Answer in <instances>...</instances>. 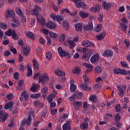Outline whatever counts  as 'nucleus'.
Masks as SVG:
<instances>
[{
  "instance_id": "nucleus-12",
  "label": "nucleus",
  "mask_w": 130,
  "mask_h": 130,
  "mask_svg": "<svg viewBox=\"0 0 130 130\" xmlns=\"http://www.w3.org/2000/svg\"><path fill=\"white\" fill-rule=\"evenodd\" d=\"M73 106L75 110L81 109L82 107V102L81 101H75L73 103Z\"/></svg>"
},
{
  "instance_id": "nucleus-39",
  "label": "nucleus",
  "mask_w": 130,
  "mask_h": 130,
  "mask_svg": "<svg viewBox=\"0 0 130 130\" xmlns=\"http://www.w3.org/2000/svg\"><path fill=\"white\" fill-rule=\"evenodd\" d=\"M15 12L19 16H23V12H22V10L21 8L18 7L15 9Z\"/></svg>"
},
{
  "instance_id": "nucleus-49",
  "label": "nucleus",
  "mask_w": 130,
  "mask_h": 130,
  "mask_svg": "<svg viewBox=\"0 0 130 130\" xmlns=\"http://www.w3.org/2000/svg\"><path fill=\"white\" fill-rule=\"evenodd\" d=\"M59 41L60 42H63L64 40H66V36L64 35V34H62L61 37L59 38Z\"/></svg>"
},
{
  "instance_id": "nucleus-9",
  "label": "nucleus",
  "mask_w": 130,
  "mask_h": 130,
  "mask_svg": "<svg viewBox=\"0 0 130 130\" xmlns=\"http://www.w3.org/2000/svg\"><path fill=\"white\" fill-rule=\"evenodd\" d=\"M5 16L6 18H13L14 17V16H15V11L12 9H8L5 13Z\"/></svg>"
},
{
  "instance_id": "nucleus-56",
  "label": "nucleus",
  "mask_w": 130,
  "mask_h": 130,
  "mask_svg": "<svg viewBox=\"0 0 130 130\" xmlns=\"http://www.w3.org/2000/svg\"><path fill=\"white\" fill-rule=\"evenodd\" d=\"M41 92L43 93H47L48 92V87H44L41 89Z\"/></svg>"
},
{
  "instance_id": "nucleus-47",
  "label": "nucleus",
  "mask_w": 130,
  "mask_h": 130,
  "mask_svg": "<svg viewBox=\"0 0 130 130\" xmlns=\"http://www.w3.org/2000/svg\"><path fill=\"white\" fill-rule=\"evenodd\" d=\"M0 28H1L2 29H7V28H8L7 23L5 22H2L0 23Z\"/></svg>"
},
{
  "instance_id": "nucleus-32",
  "label": "nucleus",
  "mask_w": 130,
  "mask_h": 130,
  "mask_svg": "<svg viewBox=\"0 0 130 130\" xmlns=\"http://www.w3.org/2000/svg\"><path fill=\"white\" fill-rule=\"evenodd\" d=\"M27 37H29L30 39H35V35L33 33L30 31H27L26 32Z\"/></svg>"
},
{
  "instance_id": "nucleus-21",
  "label": "nucleus",
  "mask_w": 130,
  "mask_h": 130,
  "mask_svg": "<svg viewBox=\"0 0 130 130\" xmlns=\"http://www.w3.org/2000/svg\"><path fill=\"white\" fill-rule=\"evenodd\" d=\"M105 35H106V32L105 31H103L101 34L97 35L96 36V38L99 41H101L102 39H104L105 38Z\"/></svg>"
},
{
  "instance_id": "nucleus-59",
  "label": "nucleus",
  "mask_w": 130,
  "mask_h": 130,
  "mask_svg": "<svg viewBox=\"0 0 130 130\" xmlns=\"http://www.w3.org/2000/svg\"><path fill=\"white\" fill-rule=\"evenodd\" d=\"M83 79L85 80L84 82H86V83L89 84V78H88V76L87 75H85L83 76Z\"/></svg>"
},
{
  "instance_id": "nucleus-31",
  "label": "nucleus",
  "mask_w": 130,
  "mask_h": 130,
  "mask_svg": "<svg viewBox=\"0 0 130 130\" xmlns=\"http://www.w3.org/2000/svg\"><path fill=\"white\" fill-rule=\"evenodd\" d=\"M12 37L14 40H18V39H19V37L18 36V35H17L15 29H12Z\"/></svg>"
},
{
  "instance_id": "nucleus-25",
  "label": "nucleus",
  "mask_w": 130,
  "mask_h": 130,
  "mask_svg": "<svg viewBox=\"0 0 130 130\" xmlns=\"http://www.w3.org/2000/svg\"><path fill=\"white\" fill-rule=\"evenodd\" d=\"M92 43L90 41L85 40L82 42V45L83 46H85V47H90L91 46Z\"/></svg>"
},
{
  "instance_id": "nucleus-30",
  "label": "nucleus",
  "mask_w": 130,
  "mask_h": 130,
  "mask_svg": "<svg viewBox=\"0 0 130 130\" xmlns=\"http://www.w3.org/2000/svg\"><path fill=\"white\" fill-rule=\"evenodd\" d=\"M79 16H80L82 19H86V18H88V17H89V14L82 11L79 12Z\"/></svg>"
},
{
  "instance_id": "nucleus-63",
  "label": "nucleus",
  "mask_w": 130,
  "mask_h": 130,
  "mask_svg": "<svg viewBox=\"0 0 130 130\" xmlns=\"http://www.w3.org/2000/svg\"><path fill=\"white\" fill-rule=\"evenodd\" d=\"M10 50L14 54H16V53H17V50L13 47H11Z\"/></svg>"
},
{
  "instance_id": "nucleus-18",
  "label": "nucleus",
  "mask_w": 130,
  "mask_h": 130,
  "mask_svg": "<svg viewBox=\"0 0 130 130\" xmlns=\"http://www.w3.org/2000/svg\"><path fill=\"white\" fill-rule=\"evenodd\" d=\"M33 67L36 72L39 71V63L37 62V60L35 59H32Z\"/></svg>"
},
{
  "instance_id": "nucleus-17",
  "label": "nucleus",
  "mask_w": 130,
  "mask_h": 130,
  "mask_svg": "<svg viewBox=\"0 0 130 130\" xmlns=\"http://www.w3.org/2000/svg\"><path fill=\"white\" fill-rule=\"evenodd\" d=\"M30 50L31 49L29 47H26L23 50L22 53L24 56H28L29 55V53H30Z\"/></svg>"
},
{
  "instance_id": "nucleus-57",
  "label": "nucleus",
  "mask_w": 130,
  "mask_h": 130,
  "mask_svg": "<svg viewBox=\"0 0 130 130\" xmlns=\"http://www.w3.org/2000/svg\"><path fill=\"white\" fill-rule=\"evenodd\" d=\"M7 98L8 100H12L14 99V95L12 93H10L7 95Z\"/></svg>"
},
{
  "instance_id": "nucleus-1",
  "label": "nucleus",
  "mask_w": 130,
  "mask_h": 130,
  "mask_svg": "<svg viewBox=\"0 0 130 130\" xmlns=\"http://www.w3.org/2000/svg\"><path fill=\"white\" fill-rule=\"evenodd\" d=\"M32 116L33 117L35 116V115H34V113L32 112H30L29 114H28L27 116V119H24L22 123V125H27V126H30L31 125V121L32 120Z\"/></svg>"
},
{
  "instance_id": "nucleus-46",
  "label": "nucleus",
  "mask_w": 130,
  "mask_h": 130,
  "mask_svg": "<svg viewBox=\"0 0 130 130\" xmlns=\"http://www.w3.org/2000/svg\"><path fill=\"white\" fill-rule=\"evenodd\" d=\"M13 21L16 24V25H20V21H19V19H18V17L13 16Z\"/></svg>"
},
{
  "instance_id": "nucleus-13",
  "label": "nucleus",
  "mask_w": 130,
  "mask_h": 130,
  "mask_svg": "<svg viewBox=\"0 0 130 130\" xmlns=\"http://www.w3.org/2000/svg\"><path fill=\"white\" fill-rule=\"evenodd\" d=\"M114 73L116 74H120V75H126V70L124 69H115L114 70Z\"/></svg>"
},
{
  "instance_id": "nucleus-26",
  "label": "nucleus",
  "mask_w": 130,
  "mask_h": 130,
  "mask_svg": "<svg viewBox=\"0 0 130 130\" xmlns=\"http://www.w3.org/2000/svg\"><path fill=\"white\" fill-rule=\"evenodd\" d=\"M62 27H63V28L64 29H66V30H69V29H70V23H69V22H68V21H67V20H64L63 21V22L62 24Z\"/></svg>"
},
{
  "instance_id": "nucleus-10",
  "label": "nucleus",
  "mask_w": 130,
  "mask_h": 130,
  "mask_svg": "<svg viewBox=\"0 0 130 130\" xmlns=\"http://www.w3.org/2000/svg\"><path fill=\"white\" fill-rule=\"evenodd\" d=\"M49 80V77L48 76H42L40 77L39 83H41L42 85H45L47 83V81Z\"/></svg>"
},
{
  "instance_id": "nucleus-6",
  "label": "nucleus",
  "mask_w": 130,
  "mask_h": 130,
  "mask_svg": "<svg viewBox=\"0 0 130 130\" xmlns=\"http://www.w3.org/2000/svg\"><path fill=\"white\" fill-rule=\"evenodd\" d=\"M103 56H105L106 57H111L113 56V51L110 49H107L103 53Z\"/></svg>"
},
{
  "instance_id": "nucleus-40",
  "label": "nucleus",
  "mask_w": 130,
  "mask_h": 130,
  "mask_svg": "<svg viewBox=\"0 0 130 130\" xmlns=\"http://www.w3.org/2000/svg\"><path fill=\"white\" fill-rule=\"evenodd\" d=\"M7 117H8V114H4L2 115L0 117L1 122H5Z\"/></svg>"
},
{
  "instance_id": "nucleus-51",
  "label": "nucleus",
  "mask_w": 130,
  "mask_h": 130,
  "mask_svg": "<svg viewBox=\"0 0 130 130\" xmlns=\"http://www.w3.org/2000/svg\"><path fill=\"white\" fill-rule=\"evenodd\" d=\"M69 44L70 45V48H73L75 46V42L74 41L70 40L68 41Z\"/></svg>"
},
{
  "instance_id": "nucleus-45",
  "label": "nucleus",
  "mask_w": 130,
  "mask_h": 130,
  "mask_svg": "<svg viewBox=\"0 0 130 130\" xmlns=\"http://www.w3.org/2000/svg\"><path fill=\"white\" fill-rule=\"evenodd\" d=\"M82 95H83V93L82 92H75L74 93V96H75V98H78V99H80L81 97H82Z\"/></svg>"
},
{
  "instance_id": "nucleus-15",
  "label": "nucleus",
  "mask_w": 130,
  "mask_h": 130,
  "mask_svg": "<svg viewBox=\"0 0 130 130\" xmlns=\"http://www.w3.org/2000/svg\"><path fill=\"white\" fill-rule=\"evenodd\" d=\"M37 21L40 24V25H41V26H45V24H46L45 19H44L42 16L38 18Z\"/></svg>"
},
{
  "instance_id": "nucleus-34",
  "label": "nucleus",
  "mask_w": 130,
  "mask_h": 130,
  "mask_svg": "<svg viewBox=\"0 0 130 130\" xmlns=\"http://www.w3.org/2000/svg\"><path fill=\"white\" fill-rule=\"evenodd\" d=\"M80 72L81 70H80V68L79 67L74 68L72 70V73L76 75H79V74H80Z\"/></svg>"
},
{
  "instance_id": "nucleus-37",
  "label": "nucleus",
  "mask_w": 130,
  "mask_h": 130,
  "mask_svg": "<svg viewBox=\"0 0 130 130\" xmlns=\"http://www.w3.org/2000/svg\"><path fill=\"white\" fill-rule=\"evenodd\" d=\"M55 75H56V76H59L66 75V73H64V72H63L61 70H57L55 72Z\"/></svg>"
},
{
  "instance_id": "nucleus-5",
  "label": "nucleus",
  "mask_w": 130,
  "mask_h": 130,
  "mask_svg": "<svg viewBox=\"0 0 130 130\" xmlns=\"http://www.w3.org/2000/svg\"><path fill=\"white\" fill-rule=\"evenodd\" d=\"M80 87L82 90L85 91H91V89H92L91 84L87 83V82H84L80 84Z\"/></svg>"
},
{
  "instance_id": "nucleus-43",
  "label": "nucleus",
  "mask_w": 130,
  "mask_h": 130,
  "mask_svg": "<svg viewBox=\"0 0 130 130\" xmlns=\"http://www.w3.org/2000/svg\"><path fill=\"white\" fill-rule=\"evenodd\" d=\"M55 98L52 95H51L50 94H49L47 98V100L49 103H51L52 102H53V100Z\"/></svg>"
},
{
  "instance_id": "nucleus-24",
  "label": "nucleus",
  "mask_w": 130,
  "mask_h": 130,
  "mask_svg": "<svg viewBox=\"0 0 130 130\" xmlns=\"http://www.w3.org/2000/svg\"><path fill=\"white\" fill-rule=\"evenodd\" d=\"M31 13L34 16H38L39 14V7L36 6L35 8L31 10Z\"/></svg>"
},
{
  "instance_id": "nucleus-41",
  "label": "nucleus",
  "mask_w": 130,
  "mask_h": 130,
  "mask_svg": "<svg viewBox=\"0 0 130 130\" xmlns=\"http://www.w3.org/2000/svg\"><path fill=\"white\" fill-rule=\"evenodd\" d=\"M39 87V85L37 84H34V85H32L30 88V91H31V92H36V91H37V89H38Z\"/></svg>"
},
{
  "instance_id": "nucleus-64",
  "label": "nucleus",
  "mask_w": 130,
  "mask_h": 130,
  "mask_svg": "<svg viewBox=\"0 0 130 130\" xmlns=\"http://www.w3.org/2000/svg\"><path fill=\"white\" fill-rule=\"evenodd\" d=\"M83 66H84V67H86V68H88V69H93L92 66L89 64L87 63H84Z\"/></svg>"
},
{
  "instance_id": "nucleus-19",
  "label": "nucleus",
  "mask_w": 130,
  "mask_h": 130,
  "mask_svg": "<svg viewBox=\"0 0 130 130\" xmlns=\"http://www.w3.org/2000/svg\"><path fill=\"white\" fill-rule=\"evenodd\" d=\"M63 130H71V121H68L62 126Z\"/></svg>"
},
{
  "instance_id": "nucleus-38",
  "label": "nucleus",
  "mask_w": 130,
  "mask_h": 130,
  "mask_svg": "<svg viewBox=\"0 0 130 130\" xmlns=\"http://www.w3.org/2000/svg\"><path fill=\"white\" fill-rule=\"evenodd\" d=\"M119 28L120 29L122 30V31H123L124 32L126 31L127 26L125 24L121 23V25H120Z\"/></svg>"
},
{
  "instance_id": "nucleus-29",
  "label": "nucleus",
  "mask_w": 130,
  "mask_h": 130,
  "mask_svg": "<svg viewBox=\"0 0 130 130\" xmlns=\"http://www.w3.org/2000/svg\"><path fill=\"white\" fill-rule=\"evenodd\" d=\"M75 27L76 31H82L83 29L82 23H77L75 25Z\"/></svg>"
},
{
  "instance_id": "nucleus-42",
  "label": "nucleus",
  "mask_w": 130,
  "mask_h": 130,
  "mask_svg": "<svg viewBox=\"0 0 130 130\" xmlns=\"http://www.w3.org/2000/svg\"><path fill=\"white\" fill-rule=\"evenodd\" d=\"M102 30V24H99L97 25V26L94 28V31L95 32H100V31H101Z\"/></svg>"
},
{
  "instance_id": "nucleus-33",
  "label": "nucleus",
  "mask_w": 130,
  "mask_h": 130,
  "mask_svg": "<svg viewBox=\"0 0 130 130\" xmlns=\"http://www.w3.org/2000/svg\"><path fill=\"white\" fill-rule=\"evenodd\" d=\"M49 36L51 38H53V39H56L58 37V35L51 31L49 32Z\"/></svg>"
},
{
  "instance_id": "nucleus-2",
  "label": "nucleus",
  "mask_w": 130,
  "mask_h": 130,
  "mask_svg": "<svg viewBox=\"0 0 130 130\" xmlns=\"http://www.w3.org/2000/svg\"><path fill=\"white\" fill-rule=\"evenodd\" d=\"M57 51L59 55L61 57H67V58H70L71 57V53L63 50V49H62V48H61V47H59V48L57 49Z\"/></svg>"
},
{
  "instance_id": "nucleus-61",
  "label": "nucleus",
  "mask_w": 130,
  "mask_h": 130,
  "mask_svg": "<svg viewBox=\"0 0 130 130\" xmlns=\"http://www.w3.org/2000/svg\"><path fill=\"white\" fill-rule=\"evenodd\" d=\"M46 57L48 59H50L51 58V53L49 51L47 52V53L46 54Z\"/></svg>"
},
{
  "instance_id": "nucleus-58",
  "label": "nucleus",
  "mask_w": 130,
  "mask_h": 130,
  "mask_svg": "<svg viewBox=\"0 0 130 130\" xmlns=\"http://www.w3.org/2000/svg\"><path fill=\"white\" fill-rule=\"evenodd\" d=\"M120 24H125L126 25H127V19H126V18H123L121 19V22L120 23Z\"/></svg>"
},
{
  "instance_id": "nucleus-36",
  "label": "nucleus",
  "mask_w": 130,
  "mask_h": 130,
  "mask_svg": "<svg viewBox=\"0 0 130 130\" xmlns=\"http://www.w3.org/2000/svg\"><path fill=\"white\" fill-rule=\"evenodd\" d=\"M74 81H71V86H70V90L71 92H74V91L77 89V86L76 85L73 84Z\"/></svg>"
},
{
  "instance_id": "nucleus-35",
  "label": "nucleus",
  "mask_w": 130,
  "mask_h": 130,
  "mask_svg": "<svg viewBox=\"0 0 130 130\" xmlns=\"http://www.w3.org/2000/svg\"><path fill=\"white\" fill-rule=\"evenodd\" d=\"M90 56L88 54V53H85L82 56V59L83 60H88L90 59Z\"/></svg>"
},
{
  "instance_id": "nucleus-23",
  "label": "nucleus",
  "mask_w": 130,
  "mask_h": 130,
  "mask_svg": "<svg viewBox=\"0 0 130 130\" xmlns=\"http://www.w3.org/2000/svg\"><path fill=\"white\" fill-rule=\"evenodd\" d=\"M27 67V73L26 75L27 76V77H30V76H32V74L33 73V72L32 71V65L28 63Z\"/></svg>"
},
{
  "instance_id": "nucleus-14",
  "label": "nucleus",
  "mask_w": 130,
  "mask_h": 130,
  "mask_svg": "<svg viewBox=\"0 0 130 130\" xmlns=\"http://www.w3.org/2000/svg\"><path fill=\"white\" fill-rule=\"evenodd\" d=\"M13 108H14V102H13L7 103L5 105V109H9L11 111V110H12Z\"/></svg>"
},
{
  "instance_id": "nucleus-11",
  "label": "nucleus",
  "mask_w": 130,
  "mask_h": 130,
  "mask_svg": "<svg viewBox=\"0 0 130 130\" xmlns=\"http://www.w3.org/2000/svg\"><path fill=\"white\" fill-rule=\"evenodd\" d=\"M102 7L103 9H104L106 11H108V10H109V9H111V7H112V3L107 2H104L102 3Z\"/></svg>"
},
{
  "instance_id": "nucleus-8",
  "label": "nucleus",
  "mask_w": 130,
  "mask_h": 130,
  "mask_svg": "<svg viewBox=\"0 0 130 130\" xmlns=\"http://www.w3.org/2000/svg\"><path fill=\"white\" fill-rule=\"evenodd\" d=\"M100 57H99V54L96 53L94 55L91 56L90 58V61L92 63H96L98 61H99Z\"/></svg>"
},
{
  "instance_id": "nucleus-20",
  "label": "nucleus",
  "mask_w": 130,
  "mask_h": 130,
  "mask_svg": "<svg viewBox=\"0 0 130 130\" xmlns=\"http://www.w3.org/2000/svg\"><path fill=\"white\" fill-rule=\"evenodd\" d=\"M89 100V101H91V102H92V103H97L98 101V98H97V95H92L90 96Z\"/></svg>"
},
{
  "instance_id": "nucleus-3",
  "label": "nucleus",
  "mask_w": 130,
  "mask_h": 130,
  "mask_svg": "<svg viewBox=\"0 0 130 130\" xmlns=\"http://www.w3.org/2000/svg\"><path fill=\"white\" fill-rule=\"evenodd\" d=\"M72 1L75 4L78 9H82L83 10H86L87 9V5L84 2L75 1V0H72Z\"/></svg>"
},
{
  "instance_id": "nucleus-50",
  "label": "nucleus",
  "mask_w": 130,
  "mask_h": 130,
  "mask_svg": "<svg viewBox=\"0 0 130 130\" xmlns=\"http://www.w3.org/2000/svg\"><path fill=\"white\" fill-rule=\"evenodd\" d=\"M56 21L57 22H60L63 20V17L60 15H56Z\"/></svg>"
},
{
  "instance_id": "nucleus-16",
  "label": "nucleus",
  "mask_w": 130,
  "mask_h": 130,
  "mask_svg": "<svg viewBox=\"0 0 130 130\" xmlns=\"http://www.w3.org/2000/svg\"><path fill=\"white\" fill-rule=\"evenodd\" d=\"M46 27L49 29H55V28H56V25L55 23L49 21L46 23Z\"/></svg>"
},
{
  "instance_id": "nucleus-28",
  "label": "nucleus",
  "mask_w": 130,
  "mask_h": 130,
  "mask_svg": "<svg viewBox=\"0 0 130 130\" xmlns=\"http://www.w3.org/2000/svg\"><path fill=\"white\" fill-rule=\"evenodd\" d=\"M77 52H79L80 53L83 52L85 53V52L88 51V49L86 48H82V47H78L77 48Z\"/></svg>"
},
{
  "instance_id": "nucleus-48",
  "label": "nucleus",
  "mask_w": 130,
  "mask_h": 130,
  "mask_svg": "<svg viewBox=\"0 0 130 130\" xmlns=\"http://www.w3.org/2000/svg\"><path fill=\"white\" fill-rule=\"evenodd\" d=\"M102 70V69H101V67L100 66L96 67L95 69V73L96 74H99L100 73H101Z\"/></svg>"
},
{
  "instance_id": "nucleus-27",
  "label": "nucleus",
  "mask_w": 130,
  "mask_h": 130,
  "mask_svg": "<svg viewBox=\"0 0 130 130\" xmlns=\"http://www.w3.org/2000/svg\"><path fill=\"white\" fill-rule=\"evenodd\" d=\"M34 105L35 107H38V108H42L43 107V103H41L39 101H36L34 102Z\"/></svg>"
},
{
  "instance_id": "nucleus-53",
  "label": "nucleus",
  "mask_w": 130,
  "mask_h": 130,
  "mask_svg": "<svg viewBox=\"0 0 130 130\" xmlns=\"http://www.w3.org/2000/svg\"><path fill=\"white\" fill-rule=\"evenodd\" d=\"M41 95V94L40 93H36V94H31L30 95V97L31 98H34V99H35V98H39Z\"/></svg>"
},
{
  "instance_id": "nucleus-54",
  "label": "nucleus",
  "mask_w": 130,
  "mask_h": 130,
  "mask_svg": "<svg viewBox=\"0 0 130 130\" xmlns=\"http://www.w3.org/2000/svg\"><path fill=\"white\" fill-rule=\"evenodd\" d=\"M12 34L13 31H12V29H9V30L5 32V34L6 36H11Z\"/></svg>"
},
{
  "instance_id": "nucleus-60",
  "label": "nucleus",
  "mask_w": 130,
  "mask_h": 130,
  "mask_svg": "<svg viewBox=\"0 0 130 130\" xmlns=\"http://www.w3.org/2000/svg\"><path fill=\"white\" fill-rule=\"evenodd\" d=\"M120 63H121V66L123 68H127V63H126V62H124V61H121L120 62Z\"/></svg>"
},
{
  "instance_id": "nucleus-22",
  "label": "nucleus",
  "mask_w": 130,
  "mask_h": 130,
  "mask_svg": "<svg viewBox=\"0 0 130 130\" xmlns=\"http://www.w3.org/2000/svg\"><path fill=\"white\" fill-rule=\"evenodd\" d=\"M21 96L23 97L25 101H28L29 100V92L24 91L21 93Z\"/></svg>"
},
{
  "instance_id": "nucleus-7",
  "label": "nucleus",
  "mask_w": 130,
  "mask_h": 130,
  "mask_svg": "<svg viewBox=\"0 0 130 130\" xmlns=\"http://www.w3.org/2000/svg\"><path fill=\"white\" fill-rule=\"evenodd\" d=\"M102 8V7H101V5L99 4H96L94 7L90 8V11H91V12L92 13L96 14V13H99Z\"/></svg>"
},
{
  "instance_id": "nucleus-4",
  "label": "nucleus",
  "mask_w": 130,
  "mask_h": 130,
  "mask_svg": "<svg viewBox=\"0 0 130 130\" xmlns=\"http://www.w3.org/2000/svg\"><path fill=\"white\" fill-rule=\"evenodd\" d=\"M118 94L120 96L122 97L124 95V91L126 89L125 85H118L117 86Z\"/></svg>"
},
{
  "instance_id": "nucleus-44",
  "label": "nucleus",
  "mask_w": 130,
  "mask_h": 130,
  "mask_svg": "<svg viewBox=\"0 0 130 130\" xmlns=\"http://www.w3.org/2000/svg\"><path fill=\"white\" fill-rule=\"evenodd\" d=\"M68 116V115L64 114L63 115L61 116L60 118L59 119V121L62 122L64 121V120H66L67 119V117Z\"/></svg>"
},
{
  "instance_id": "nucleus-62",
  "label": "nucleus",
  "mask_w": 130,
  "mask_h": 130,
  "mask_svg": "<svg viewBox=\"0 0 130 130\" xmlns=\"http://www.w3.org/2000/svg\"><path fill=\"white\" fill-rule=\"evenodd\" d=\"M87 26L89 30L93 29V23L92 22H89Z\"/></svg>"
},
{
  "instance_id": "nucleus-55",
  "label": "nucleus",
  "mask_w": 130,
  "mask_h": 130,
  "mask_svg": "<svg viewBox=\"0 0 130 130\" xmlns=\"http://www.w3.org/2000/svg\"><path fill=\"white\" fill-rule=\"evenodd\" d=\"M46 39L47 40V45L48 46H50V45H51V39L49 37H46Z\"/></svg>"
},
{
  "instance_id": "nucleus-52",
  "label": "nucleus",
  "mask_w": 130,
  "mask_h": 130,
  "mask_svg": "<svg viewBox=\"0 0 130 130\" xmlns=\"http://www.w3.org/2000/svg\"><path fill=\"white\" fill-rule=\"evenodd\" d=\"M80 127L81 128H83V129L87 128L88 127V123L83 122V124H81L80 125Z\"/></svg>"
}]
</instances>
